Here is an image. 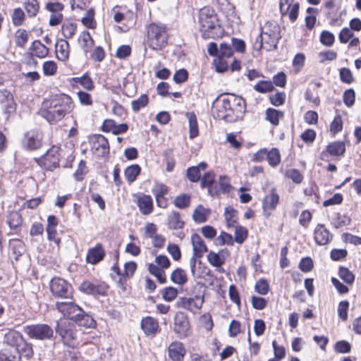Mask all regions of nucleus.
Here are the masks:
<instances>
[{"label":"nucleus","mask_w":361,"mask_h":361,"mask_svg":"<svg viewBox=\"0 0 361 361\" xmlns=\"http://www.w3.org/2000/svg\"><path fill=\"white\" fill-rule=\"evenodd\" d=\"M338 276L347 284L352 285L355 281V274L347 267H340Z\"/></svg>","instance_id":"nucleus-62"},{"label":"nucleus","mask_w":361,"mask_h":361,"mask_svg":"<svg viewBox=\"0 0 361 361\" xmlns=\"http://www.w3.org/2000/svg\"><path fill=\"white\" fill-rule=\"evenodd\" d=\"M136 204L142 215H149L154 210L153 200L149 195L141 194L137 195Z\"/></svg>","instance_id":"nucleus-31"},{"label":"nucleus","mask_w":361,"mask_h":361,"mask_svg":"<svg viewBox=\"0 0 361 361\" xmlns=\"http://www.w3.org/2000/svg\"><path fill=\"white\" fill-rule=\"evenodd\" d=\"M9 247L15 259L17 261L23 255L25 248L24 242L18 238H13L9 240Z\"/></svg>","instance_id":"nucleus-47"},{"label":"nucleus","mask_w":361,"mask_h":361,"mask_svg":"<svg viewBox=\"0 0 361 361\" xmlns=\"http://www.w3.org/2000/svg\"><path fill=\"white\" fill-rule=\"evenodd\" d=\"M275 87L271 80H259L255 86L254 90L261 94L271 92Z\"/></svg>","instance_id":"nucleus-60"},{"label":"nucleus","mask_w":361,"mask_h":361,"mask_svg":"<svg viewBox=\"0 0 361 361\" xmlns=\"http://www.w3.org/2000/svg\"><path fill=\"white\" fill-rule=\"evenodd\" d=\"M170 188L165 183L156 182L152 189V192L154 196L155 201L158 207L166 209L169 206V195Z\"/></svg>","instance_id":"nucleus-20"},{"label":"nucleus","mask_w":361,"mask_h":361,"mask_svg":"<svg viewBox=\"0 0 361 361\" xmlns=\"http://www.w3.org/2000/svg\"><path fill=\"white\" fill-rule=\"evenodd\" d=\"M148 271L157 278L159 283L164 284L167 281L164 270L157 264L150 263L147 267Z\"/></svg>","instance_id":"nucleus-53"},{"label":"nucleus","mask_w":361,"mask_h":361,"mask_svg":"<svg viewBox=\"0 0 361 361\" xmlns=\"http://www.w3.org/2000/svg\"><path fill=\"white\" fill-rule=\"evenodd\" d=\"M284 116V111L274 108L269 107L265 111V119L274 126H278Z\"/></svg>","instance_id":"nucleus-38"},{"label":"nucleus","mask_w":361,"mask_h":361,"mask_svg":"<svg viewBox=\"0 0 361 361\" xmlns=\"http://www.w3.org/2000/svg\"><path fill=\"white\" fill-rule=\"evenodd\" d=\"M170 278L173 283L179 286L185 285L188 281L186 271L179 267L176 268L171 272Z\"/></svg>","instance_id":"nucleus-49"},{"label":"nucleus","mask_w":361,"mask_h":361,"mask_svg":"<svg viewBox=\"0 0 361 361\" xmlns=\"http://www.w3.org/2000/svg\"><path fill=\"white\" fill-rule=\"evenodd\" d=\"M23 9L27 14L28 19L37 18L41 12V4L39 0H23Z\"/></svg>","instance_id":"nucleus-33"},{"label":"nucleus","mask_w":361,"mask_h":361,"mask_svg":"<svg viewBox=\"0 0 361 361\" xmlns=\"http://www.w3.org/2000/svg\"><path fill=\"white\" fill-rule=\"evenodd\" d=\"M285 178L291 180L295 184H300L304 180L302 173L296 169H286L284 172Z\"/></svg>","instance_id":"nucleus-58"},{"label":"nucleus","mask_w":361,"mask_h":361,"mask_svg":"<svg viewBox=\"0 0 361 361\" xmlns=\"http://www.w3.org/2000/svg\"><path fill=\"white\" fill-rule=\"evenodd\" d=\"M4 343L15 349L17 361H22V358L30 360L35 355L32 343L18 331L10 329L4 336Z\"/></svg>","instance_id":"nucleus-5"},{"label":"nucleus","mask_w":361,"mask_h":361,"mask_svg":"<svg viewBox=\"0 0 361 361\" xmlns=\"http://www.w3.org/2000/svg\"><path fill=\"white\" fill-rule=\"evenodd\" d=\"M141 167L137 164H132L126 167L124 170V176L129 184L135 182L137 178V176L141 173Z\"/></svg>","instance_id":"nucleus-51"},{"label":"nucleus","mask_w":361,"mask_h":361,"mask_svg":"<svg viewBox=\"0 0 361 361\" xmlns=\"http://www.w3.org/2000/svg\"><path fill=\"white\" fill-rule=\"evenodd\" d=\"M261 33L281 38V28L279 25L275 20H269L266 22Z\"/></svg>","instance_id":"nucleus-50"},{"label":"nucleus","mask_w":361,"mask_h":361,"mask_svg":"<svg viewBox=\"0 0 361 361\" xmlns=\"http://www.w3.org/2000/svg\"><path fill=\"white\" fill-rule=\"evenodd\" d=\"M280 202V196L276 188H272L262 200V210L267 216H269L276 210Z\"/></svg>","instance_id":"nucleus-21"},{"label":"nucleus","mask_w":361,"mask_h":361,"mask_svg":"<svg viewBox=\"0 0 361 361\" xmlns=\"http://www.w3.org/2000/svg\"><path fill=\"white\" fill-rule=\"evenodd\" d=\"M75 104L68 94L60 93L43 99L38 114L50 125H56L73 112Z\"/></svg>","instance_id":"nucleus-2"},{"label":"nucleus","mask_w":361,"mask_h":361,"mask_svg":"<svg viewBox=\"0 0 361 361\" xmlns=\"http://www.w3.org/2000/svg\"><path fill=\"white\" fill-rule=\"evenodd\" d=\"M210 214L211 210L209 209L205 208L202 204H199L193 212L192 219L196 223L202 224L207 221Z\"/></svg>","instance_id":"nucleus-45"},{"label":"nucleus","mask_w":361,"mask_h":361,"mask_svg":"<svg viewBox=\"0 0 361 361\" xmlns=\"http://www.w3.org/2000/svg\"><path fill=\"white\" fill-rule=\"evenodd\" d=\"M27 51L36 58L42 59L48 56L49 49L40 40L36 39L31 43Z\"/></svg>","instance_id":"nucleus-34"},{"label":"nucleus","mask_w":361,"mask_h":361,"mask_svg":"<svg viewBox=\"0 0 361 361\" xmlns=\"http://www.w3.org/2000/svg\"><path fill=\"white\" fill-rule=\"evenodd\" d=\"M214 245L220 247L224 245L233 246V236L225 231H221L219 235L215 238Z\"/></svg>","instance_id":"nucleus-54"},{"label":"nucleus","mask_w":361,"mask_h":361,"mask_svg":"<svg viewBox=\"0 0 361 361\" xmlns=\"http://www.w3.org/2000/svg\"><path fill=\"white\" fill-rule=\"evenodd\" d=\"M123 270L121 271L118 261L112 265L111 269L113 274L117 276L116 284L117 286L123 291L127 290L128 281L130 280L137 268V264L134 261H129L124 264Z\"/></svg>","instance_id":"nucleus-8"},{"label":"nucleus","mask_w":361,"mask_h":361,"mask_svg":"<svg viewBox=\"0 0 361 361\" xmlns=\"http://www.w3.org/2000/svg\"><path fill=\"white\" fill-rule=\"evenodd\" d=\"M56 332L61 337L62 343L70 348H76L80 345L75 324L70 322H57Z\"/></svg>","instance_id":"nucleus-7"},{"label":"nucleus","mask_w":361,"mask_h":361,"mask_svg":"<svg viewBox=\"0 0 361 361\" xmlns=\"http://www.w3.org/2000/svg\"><path fill=\"white\" fill-rule=\"evenodd\" d=\"M95 9L92 7L86 9L85 16L81 18L82 24L87 29L95 30L97 23L95 19Z\"/></svg>","instance_id":"nucleus-42"},{"label":"nucleus","mask_w":361,"mask_h":361,"mask_svg":"<svg viewBox=\"0 0 361 361\" xmlns=\"http://www.w3.org/2000/svg\"><path fill=\"white\" fill-rule=\"evenodd\" d=\"M73 322L79 326L93 328L96 326L95 320L89 314H87L82 308V312L74 319Z\"/></svg>","instance_id":"nucleus-46"},{"label":"nucleus","mask_w":361,"mask_h":361,"mask_svg":"<svg viewBox=\"0 0 361 361\" xmlns=\"http://www.w3.org/2000/svg\"><path fill=\"white\" fill-rule=\"evenodd\" d=\"M149 101V97L147 94H141L137 99L131 102L133 111L134 112H138L141 109L148 105Z\"/></svg>","instance_id":"nucleus-63"},{"label":"nucleus","mask_w":361,"mask_h":361,"mask_svg":"<svg viewBox=\"0 0 361 361\" xmlns=\"http://www.w3.org/2000/svg\"><path fill=\"white\" fill-rule=\"evenodd\" d=\"M346 143L343 140H335L329 142L319 155L324 162L338 161L345 156Z\"/></svg>","instance_id":"nucleus-9"},{"label":"nucleus","mask_w":361,"mask_h":361,"mask_svg":"<svg viewBox=\"0 0 361 361\" xmlns=\"http://www.w3.org/2000/svg\"><path fill=\"white\" fill-rule=\"evenodd\" d=\"M106 256V251L103 245L97 243L94 247L88 249L85 257L87 264L95 265L102 262Z\"/></svg>","instance_id":"nucleus-30"},{"label":"nucleus","mask_w":361,"mask_h":361,"mask_svg":"<svg viewBox=\"0 0 361 361\" xmlns=\"http://www.w3.org/2000/svg\"><path fill=\"white\" fill-rule=\"evenodd\" d=\"M198 322L200 326L207 332H211L214 328V321L209 312H205L200 315Z\"/></svg>","instance_id":"nucleus-56"},{"label":"nucleus","mask_w":361,"mask_h":361,"mask_svg":"<svg viewBox=\"0 0 361 361\" xmlns=\"http://www.w3.org/2000/svg\"><path fill=\"white\" fill-rule=\"evenodd\" d=\"M23 332L30 339L44 341L54 337V330L47 324H32L23 326Z\"/></svg>","instance_id":"nucleus-10"},{"label":"nucleus","mask_w":361,"mask_h":361,"mask_svg":"<svg viewBox=\"0 0 361 361\" xmlns=\"http://www.w3.org/2000/svg\"><path fill=\"white\" fill-rule=\"evenodd\" d=\"M351 219L347 215H343L337 213L336 216L333 219L331 224L335 228H340L350 225Z\"/></svg>","instance_id":"nucleus-64"},{"label":"nucleus","mask_w":361,"mask_h":361,"mask_svg":"<svg viewBox=\"0 0 361 361\" xmlns=\"http://www.w3.org/2000/svg\"><path fill=\"white\" fill-rule=\"evenodd\" d=\"M78 42L83 52L87 54L92 51L95 42L87 30L82 31L78 38Z\"/></svg>","instance_id":"nucleus-35"},{"label":"nucleus","mask_w":361,"mask_h":361,"mask_svg":"<svg viewBox=\"0 0 361 361\" xmlns=\"http://www.w3.org/2000/svg\"><path fill=\"white\" fill-rule=\"evenodd\" d=\"M246 100L233 94L218 96L212 103V114L214 119L235 123L243 119L246 112Z\"/></svg>","instance_id":"nucleus-1"},{"label":"nucleus","mask_w":361,"mask_h":361,"mask_svg":"<svg viewBox=\"0 0 361 361\" xmlns=\"http://www.w3.org/2000/svg\"><path fill=\"white\" fill-rule=\"evenodd\" d=\"M167 227L171 230L182 229L185 226V221L182 219L180 213L173 210L167 216Z\"/></svg>","instance_id":"nucleus-37"},{"label":"nucleus","mask_w":361,"mask_h":361,"mask_svg":"<svg viewBox=\"0 0 361 361\" xmlns=\"http://www.w3.org/2000/svg\"><path fill=\"white\" fill-rule=\"evenodd\" d=\"M313 238L317 245H326L332 241L334 235L325 224H317L313 231Z\"/></svg>","instance_id":"nucleus-26"},{"label":"nucleus","mask_w":361,"mask_h":361,"mask_svg":"<svg viewBox=\"0 0 361 361\" xmlns=\"http://www.w3.org/2000/svg\"><path fill=\"white\" fill-rule=\"evenodd\" d=\"M43 135L41 132L37 130H31L24 134L23 145L28 150H37L42 145Z\"/></svg>","instance_id":"nucleus-22"},{"label":"nucleus","mask_w":361,"mask_h":361,"mask_svg":"<svg viewBox=\"0 0 361 361\" xmlns=\"http://www.w3.org/2000/svg\"><path fill=\"white\" fill-rule=\"evenodd\" d=\"M280 37L260 33L253 43V49L260 51L262 48L267 51H271L277 48V44Z\"/></svg>","instance_id":"nucleus-24"},{"label":"nucleus","mask_w":361,"mask_h":361,"mask_svg":"<svg viewBox=\"0 0 361 361\" xmlns=\"http://www.w3.org/2000/svg\"><path fill=\"white\" fill-rule=\"evenodd\" d=\"M191 203V195L187 193H182L176 196L173 200V204L178 209H185L190 207Z\"/></svg>","instance_id":"nucleus-57"},{"label":"nucleus","mask_w":361,"mask_h":361,"mask_svg":"<svg viewBox=\"0 0 361 361\" xmlns=\"http://www.w3.org/2000/svg\"><path fill=\"white\" fill-rule=\"evenodd\" d=\"M75 159L73 147L61 148L59 145H52L43 155L34 158V161L43 170L53 172L61 167L71 168Z\"/></svg>","instance_id":"nucleus-3"},{"label":"nucleus","mask_w":361,"mask_h":361,"mask_svg":"<svg viewBox=\"0 0 361 361\" xmlns=\"http://www.w3.org/2000/svg\"><path fill=\"white\" fill-rule=\"evenodd\" d=\"M343 128L342 117L340 114L334 116L329 126V131L332 137L340 133Z\"/></svg>","instance_id":"nucleus-61"},{"label":"nucleus","mask_w":361,"mask_h":361,"mask_svg":"<svg viewBox=\"0 0 361 361\" xmlns=\"http://www.w3.org/2000/svg\"><path fill=\"white\" fill-rule=\"evenodd\" d=\"M223 252L224 250H221L218 252H215L212 250L208 252L207 259L212 267L219 269L221 268L225 264L226 258L222 255Z\"/></svg>","instance_id":"nucleus-41"},{"label":"nucleus","mask_w":361,"mask_h":361,"mask_svg":"<svg viewBox=\"0 0 361 361\" xmlns=\"http://www.w3.org/2000/svg\"><path fill=\"white\" fill-rule=\"evenodd\" d=\"M71 47L68 40L59 38L55 44V53L58 60L66 62L70 56Z\"/></svg>","instance_id":"nucleus-32"},{"label":"nucleus","mask_w":361,"mask_h":361,"mask_svg":"<svg viewBox=\"0 0 361 361\" xmlns=\"http://www.w3.org/2000/svg\"><path fill=\"white\" fill-rule=\"evenodd\" d=\"M200 187L207 188V193L211 197L218 195L217 184L216 183V174L214 171L205 172L200 178Z\"/></svg>","instance_id":"nucleus-29"},{"label":"nucleus","mask_w":361,"mask_h":361,"mask_svg":"<svg viewBox=\"0 0 361 361\" xmlns=\"http://www.w3.org/2000/svg\"><path fill=\"white\" fill-rule=\"evenodd\" d=\"M70 83L73 87L80 85L86 91H92L95 87L92 79L87 73H84L81 77L71 78Z\"/></svg>","instance_id":"nucleus-36"},{"label":"nucleus","mask_w":361,"mask_h":361,"mask_svg":"<svg viewBox=\"0 0 361 361\" xmlns=\"http://www.w3.org/2000/svg\"><path fill=\"white\" fill-rule=\"evenodd\" d=\"M204 302V295H195L191 297H180L176 302V307L196 314L202 308Z\"/></svg>","instance_id":"nucleus-14"},{"label":"nucleus","mask_w":361,"mask_h":361,"mask_svg":"<svg viewBox=\"0 0 361 361\" xmlns=\"http://www.w3.org/2000/svg\"><path fill=\"white\" fill-rule=\"evenodd\" d=\"M55 309L63 318L73 321L76 316L82 312V307L74 300L71 301H56Z\"/></svg>","instance_id":"nucleus-18"},{"label":"nucleus","mask_w":361,"mask_h":361,"mask_svg":"<svg viewBox=\"0 0 361 361\" xmlns=\"http://www.w3.org/2000/svg\"><path fill=\"white\" fill-rule=\"evenodd\" d=\"M6 223L11 230L8 235H20L23 225V218L20 212H10L6 218Z\"/></svg>","instance_id":"nucleus-28"},{"label":"nucleus","mask_w":361,"mask_h":361,"mask_svg":"<svg viewBox=\"0 0 361 361\" xmlns=\"http://www.w3.org/2000/svg\"><path fill=\"white\" fill-rule=\"evenodd\" d=\"M187 117L189 121V127H190V137L195 138L199 134V128L197 120V116L195 113H188Z\"/></svg>","instance_id":"nucleus-59"},{"label":"nucleus","mask_w":361,"mask_h":361,"mask_svg":"<svg viewBox=\"0 0 361 361\" xmlns=\"http://www.w3.org/2000/svg\"><path fill=\"white\" fill-rule=\"evenodd\" d=\"M166 350L168 357L171 361H184L187 353L184 343L178 340L171 342Z\"/></svg>","instance_id":"nucleus-25"},{"label":"nucleus","mask_w":361,"mask_h":361,"mask_svg":"<svg viewBox=\"0 0 361 361\" xmlns=\"http://www.w3.org/2000/svg\"><path fill=\"white\" fill-rule=\"evenodd\" d=\"M238 214V211L231 206L225 208L224 216L228 228H232L239 225Z\"/></svg>","instance_id":"nucleus-40"},{"label":"nucleus","mask_w":361,"mask_h":361,"mask_svg":"<svg viewBox=\"0 0 361 361\" xmlns=\"http://www.w3.org/2000/svg\"><path fill=\"white\" fill-rule=\"evenodd\" d=\"M29 39L28 31L19 28L14 33V41L16 47L24 49Z\"/></svg>","instance_id":"nucleus-48"},{"label":"nucleus","mask_w":361,"mask_h":361,"mask_svg":"<svg viewBox=\"0 0 361 361\" xmlns=\"http://www.w3.org/2000/svg\"><path fill=\"white\" fill-rule=\"evenodd\" d=\"M140 329L147 337L154 338L161 331L159 320L152 316H146L140 321Z\"/></svg>","instance_id":"nucleus-23"},{"label":"nucleus","mask_w":361,"mask_h":361,"mask_svg":"<svg viewBox=\"0 0 361 361\" xmlns=\"http://www.w3.org/2000/svg\"><path fill=\"white\" fill-rule=\"evenodd\" d=\"M173 330L176 336L180 339L187 338L192 334V329L189 316L183 311H178L173 319Z\"/></svg>","instance_id":"nucleus-11"},{"label":"nucleus","mask_w":361,"mask_h":361,"mask_svg":"<svg viewBox=\"0 0 361 361\" xmlns=\"http://www.w3.org/2000/svg\"><path fill=\"white\" fill-rule=\"evenodd\" d=\"M11 22L14 27L23 25L27 18V14L21 7L15 8L11 15Z\"/></svg>","instance_id":"nucleus-44"},{"label":"nucleus","mask_w":361,"mask_h":361,"mask_svg":"<svg viewBox=\"0 0 361 361\" xmlns=\"http://www.w3.org/2000/svg\"><path fill=\"white\" fill-rule=\"evenodd\" d=\"M233 228H235L234 243H236L237 244L242 245L247 239L248 230L246 227L240 224Z\"/></svg>","instance_id":"nucleus-55"},{"label":"nucleus","mask_w":361,"mask_h":361,"mask_svg":"<svg viewBox=\"0 0 361 361\" xmlns=\"http://www.w3.org/2000/svg\"><path fill=\"white\" fill-rule=\"evenodd\" d=\"M191 243L192 256L190 259V267L192 274L195 275L197 259H201L206 252H208V248L204 240L197 233H193L191 235Z\"/></svg>","instance_id":"nucleus-15"},{"label":"nucleus","mask_w":361,"mask_h":361,"mask_svg":"<svg viewBox=\"0 0 361 361\" xmlns=\"http://www.w3.org/2000/svg\"><path fill=\"white\" fill-rule=\"evenodd\" d=\"M217 190H219L218 195L214 197H219L221 194H228L233 190V187L231 183V178L226 176H220L217 184Z\"/></svg>","instance_id":"nucleus-43"},{"label":"nucleus","mask_w":361,"mask_h":361,"mask_svg":"<svg viewBox=\"0 0 361 361\" xmlns=\"http://www.w3.org/2000/svg\"><path fill=\"white\" fill-rule=\"evenodd\" d=\"M267 161L269 165L272 168H276L279 165L281 161V155L279 149L276 147H273L267 151Z\"/></svg>","instance_id":"nucleus-52"},{"label":"nucleus","mask_w":361,"mask_h":361,"mask_svg":"<svg viewBox=\"0 0 361 361\" xmlns=\"http://www.w3.org/2000/svg\"><path fill=\"white\" fill-rule=\"evenodd\" d=\"M110 286L104 281L99 280H85L79 286V290L85 294L93 296H106L109 293Z\"/></svg>","instance_id":"nucleus-13"},{"label":"nucleus","mask_w":361,"mask_h":361,"mask_svg":"<svg viewBox=\"0 0 361 361\" xmlns=\"http://www.w3.org/2000/svg\"><path fill=\"white\" fill-rule=\"evenodd\" d=\"M146 43L152 50H161L168 44L169 33L166 25L151 23L147 28Z\"/></svg>","instance_id":"nucleus-6"},{"label":"nucleus","mask_w":361,"mask_h":361,"mask_svg":"<svg viewBox=\"0 0 361 361\" xmlns=\"http://www.w3.org/2000/svg\"><path fill=\"white\" fill-rule=\"evenodd\" d=\"M198 23L201 36L204 39H219L224 30L219 23V18L213 7L205 6L199 11Z\"/></svg>","instance_id":"nucleus-4"},{"label":"nucleus","mask_w":361,"mask_h":361,"mask_svg":"<svg viewBox=\"0 0 361 361\" xmlns=\"http://www.w3.org/2000/svg\"><path fill=\"white\" fill-rule=\"evenodd\" d=\"M300 4L296 0H279V11L281 17L288 16L291 23L298 18Z\"/></svg>","instance_id":"nucleus-19"},{"label":"nucleus","mask_w":361,"mask_h":361,"mask_svg":"<svg viewBox=\"0 0 361 361\" xmlns=\"http://www.w3.org/2000/svg\"><path fill=\"white\" fill-rule=\"evenodd\" d=\"M90 147L92 154L97 157H108L110 145L108 139L103 135L94 134L90 140Z\"/></svg>","instance_id":"nucleus-16"},{"label":"nucleus","mask_w":361,"mask_h":361,"mask_svg":"<svg viewBox=\"0 0 361 361\" xmlns=\"http://www.w3.org/2000/svg\"><path fill=\"white\" fill-rule=\"evenodd\" d=\"M50 290L56 298L73 299V288L66 280L60 278H53L49 283Z\"/></svg>","instance_id":"nucleus-12"},{"label":"nucleus","mask_w":361,"mask_h":361,"mask_svg":"<svg viewBox=\"0 0 361 361\" xmlns=\"http://www.w3.org/2000/svg\"><path fill=\"white\" fill-rule=\"evenodd\" d=\"M0 104L6 121L16 114L17 104L13 94L8 90H0Z\"/></svg>","instance_id":"nucleus-17"},{"label":"nucleus","mask_w":361,"mask_h":361,"mask_svg":"<svg viewBox=\"0 0 361 361\" xmlns=\"http://www.w3.org/2000/svg\"><path fill=\"white\" fill-rule=\"evenodd\" d=\"M78 30V25L71 19H66L61 25L63 39H68L74 37Z\"/></svg>","instance_id":"nucleus-39"},{"label":"nucleus","mask_w":361,"mask_h":361,"mask_svg":"<svg viewBox=\"0 0 361 361\" xmlns=\"http://www.w3.org/2000/svg\"><path fill=\"white\" fill-rule=\"evenodd\" d=\"M207 52L212 56H221L223 58H231L234 54L231 45L226 42L220 44L219 48L216 42H210L208 44Z\"/></svg>","instance_id":"nucleus-27"}]
</instances>
